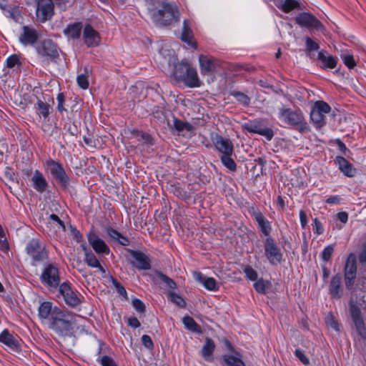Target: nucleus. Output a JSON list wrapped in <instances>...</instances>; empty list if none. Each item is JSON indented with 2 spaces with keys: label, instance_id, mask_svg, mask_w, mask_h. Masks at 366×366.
I'll return each mask as SVG.
<instances>
[{
  "label": "nucleus",
  "instance_id": "aec40b11",
  "mask_svg": "<svg viewBox=\"0 0 366 366\" xmlns=\"http://www.w3.org/2000/svg\"><path fill=\"white\" fill-rule=\"evenodd\" d=\"M201 74L210 75L216 71L217 60L211 56L200 54L199 56Z\"/></svg>",
  "mask_w": 366,
  "mask_h": 366
},
{
  "label": "nucleus",
  "instance_id": "bb28decb",
  "mask_svg": "<svg viewBox=\"0 0 366 366\" xmlns=\"http://www.w3.org/2000/svg\"><path fill=\"white\" fill-rule=\"evenodd\" d=\"M82 29V22L77 21L68 24L64 29L63 33L69 39H79L81 36Z\"/></svg>",
  "mask_w": 366,
  "mask_h": 366
},
{
  "label": "nucleus",
  "instance_id": "dca6fc26",
  "mask_svg": "<svg viewBox=\"0 0 366 366\" xmlns=\"http://www.w3.org/2000/svg\"><path fill=\"white\" fill-rule=\"evenodd\" d=\"M248 212L249 214L255 219L261 232L266 237H269L272 231L270 222L263 215L262 212L256 207H251Z\"/></svg>",
  "mask_w": 366,
  "mask_h": 366
},
{
  "label": "nucleus",
  "instance_id": "0eeeda50",
  "mask_svg": "<svg viewBox=\"0 0 366 366\" xmlns=\"http://www.w3.org/2000/svg\"><path fill=\"white\" fill-rule=\"evenodd\" d=\"M331 111L330 106L324 101H317L310 112V119L317 129H320L325 125V114Z\"/></svg>",
  "mask_w": 366,
  "mask_h": 366
},
{
  "label": "nucleus",
  "instance_id": "6e6d98bb",
  "mask_svg": "<svg viewBox=\"0 0 366 366\" xmlns=\"http://www.w3.org/2000/svg\"><path fill=\"white\" fill-rule=\"evenodd\" d=\"M137 137L139 141H142L144 143L152 144V138L150 134L142 132H137Z\"/></svg>",
  "mask_w": 366,
  "mask_h": 366
},
{
  "label": "nucleus",
  "instance_id": "bf43d9fd",
  "mask_svg": "<svg viewBox=\"0 0 366 366\" xmlns=\"http://www.w3.org/2000/svg\"><path fill=\"white\" fill-rule=\"evenodd\" d=\"M312 227L315 232L320 235L324 232V228L321 222L317 219L315 218L312 221Z\"/></svg>",
  "mask_w": 366,
  "mask_h": 366
},
{
  "label": "nucleus",
  "instance_id": "423d86ee",
  "mask_svg": "<svg viewBox=\"0 0 366 366\" xmlns=\"http://www.w3.org/2000/svg\"><path fill=\"white\" fill-rule=\"evenodd\" d=\"M36 51L39 56L47 61L56 63L59 59V49L51 39L39 41L36 46Z\"/></svg>",
  "mask_w": 366,
  "mask_h": 366
},
{
  "label": "nucleus",
  "instance_id": "774afa93",
  "mask_svg": "<svg viewBox=\"0 0 366 366\" xmlns=\"http://www.w3.org/2000/svg\"><path fill=\"white\" fill-rule=\"evenodd\" d=\"M358 258L360 263H366V243L362 244V250L359 254Z\"/></svg>",
  "mask_w": 366,
  "mask_h": 366
},
{
  "label": "nucleus",
  "instance_id": "a211bd4d",
  "mask_svg": "<svg viewBox=\"0 0 366 366\" xmlns=\"http://www.w3.org/2000/svg\"><path fill=\"white\" fill-rule=\"evenodd\" d=\"M243 129L249 133L258 134L264 136L268 141H270L274 137V132L271 128L262 127L261 121L254 120L243 125Z\"/></svg>",
  "mask_w": 366,
  "mask_h": 366
},
{
  "label": "nucleus",
  "instance_id": "de8ad7c7",
  "mask_svg": "<svg viewBox=\"0 0 366 366\" xmlns=\"http://www.w3.org/2000/svg\"><path fill=\"white\" fill-rule=\"evenodd\" d=\"M335 250V246L333 244H330L327 246L323 251L322 252L320 256L324 262H328L330 260L332 255Z\"/></svg>",
  "mask_w": 366,
  "mask_h": 366
},
{
  "label": "nucleus",
  "instance_id": "09e8293b",
  "mask_svg": "<svg viewBox=\"0 0 366 366\" xmlns=\"http://www.w3.org/2000/svg\"><path fill=\"white\" fill-rule=\"evenodd\" d=\"M49 223L50 224H54V226H56L57 229H61V230L65 231V225L64 222L61 221L56 214H51L49 216Z\"/></svg>",
  "mask_w": 366,
  "mask_h": 366
},
{
  "label": "nucleus",
  "instance_id": "6ab92c4d",
  "mask_svg": "<svg viewBox=\"0 0 366 366\" xmlns=\"http://www.w3.org/2000/svg\"><path fill=\"white\" fill-rule=\"evenodd\" d=\"M83 39L88 47H94L99 45L101 37L91 24H86L83 30Z\"/></svg>",
  "mask_w": 366,
  "mask_h": 366
},
{
  "label": "nucleus",
  "instance_id": "37998d69",
  "mask_svg": "<svg viewBox=\"0 0 366 366\" xmlns=\"http://www.w3.org/2000/svg\"><path fill=\"white\" fill-rule=\"evenodd\" d=\"M269 285L270 283L269 281L260 278L254 283V288L258 293L264 295L266 294Z\"/></svg>",
  "mask_w": 366,
  "mask_h": 366
},
{
  "label": "nucleus",
  "instance_id": "69168bd1",
  "mask_svg": "<svg viewBox=\"0 0 366 366\" xmlns=\"http://www.w3.org/2000/svg\"><path fill=\"white\" fill-rule=\"evenodd\" d=\"M342 200V198L338 195L330 196L328 197L325 202L329 204H339Z\"/></svg>",
  "mask_w": 366,
  "mask_h": 366
},
{
  "label": "nucleus",
  "instance_id": "412c9836",
  "mask_svg": "<svg viewBox=\"0 0 366 366\" xmlns=\"http://www.w3.org/2000/svg\"><path fill=\"white\" fill-rule=\"evenodd\" d=\"M39 33L33 27L24 26L19 35V41L24 46L34 44L39 39Z\"/></svg>",
  "mask_w": 366,
  "mask_h": 366
},
{
  "label": "nucleus",
  "instance_id": "8fccbe9b",
  "mask_svg": "<svg viewBox=\"0 0 366 366\" xmlns=\"http://www.w3.org/2000/svg\"><path fill=\"white\" fill-rule=\"evenodd\" d=\"M325 323L328 327L334 330L337 332L340 331V325L331 313L326 317Z\"/></svg>",
  "mask_w": 366,
  "mask_h": 366
},
{
  "label": "nucleus",
  "instance_id": "f3484780",
  "mask_svg": "<svg viewBox=\"0 0 366 366\" xmlns=\"http://www.w3.org/2000/svg\"><path fill=\"white\" fill-rule=\"evenodd\" d=\"M211 139L217 150L221 153V155L233 154L234 147L230 139L224 138L217 133L211 134Z\"/></svg>",
  "mask_w": 366,
  "mask_h": 366
},
{
  "label": "nucleus",
  "instance_id": "a19ab883",
  "mask_svg": "<svg viewBox=\"0 0 366 366\" xmlns=\"http://www.w3.org/2000/svg\"><path fill=\"white\" fill-rule=\"evenodd\" d=\"M232 154L221 155L220 159L224 166L232 172H234L237 169V164L234 159L232 158Z\"/></svg>",
  "mask_w": 366,
  "mask_h": 366
},
{
  "label": "nucleus",
  "instance_id": "4d7b16f0",
  "mask_svg": "<svg viewBox=\"0 0 366 366\" xmlns=\"http://www.w3.org/2000/svg\"><path fill=\"white\" fill-rule=\"evenodd\" d=\"M100 363L102 366H118L113 358L107 355H104L100 358Z\"/></svg>",
  "mask_w": 366,
  "mask_h": 366
},
{
  "label": "nucleus",
  "instance_id": "13d9d810",
  "mask_svg": "<svg viewBox=\"0 0 366 366\" xmlns=\"http://www.w3.org/2000/svg\"><path fill=\"white\" fill-rule=\"evenodd\" d=\"M295 355L303 365H308L310 364L309 358L304 354L303 351H302L300 349H296L295 351Z\"/></svg>",
  "mask_w": 366,
  "mask_h": 366
},
{
  "label": "nucleus",
  "instance_id": "cd10ccee",
  "mask_svg": "<svg viewBox=\"0 0 366 366\" xmlns=\"http://www.w3.org/2000/svg\"><path fill=\"white\" fill-rule=\"evenodd\" d=\"M317 59L320 61V67L322 69H334L337 64V58L329 55L325 50L318 53Z\"/></svg>",
  "mask_w": 366,
  "mask_h": 366
},
{
  "label": "nucleus",
  "instance_id": "680f3d73",
  "mask_svg": "<svg viewBox=\"0 0 366 366\" xmlns=\"http://www.w3.org/2000/svg\"><path fill=\"white\" fill-rule=\"evenodd\" d=\"M142 342L145 347L152 350L154 347L153 342L151 337L147 335H144L142 337Z\"/></svg>",
  "mask_w": 366,
  "mask_h": 366
},
{
  "label": "nucleus",
  "instance_id": "ea45409f",
  "mask_svg": "<svg viewBox=\"0 0 366 366\" xmlns=\"http://www.w3.org/2000/svg\"><path fill=\"white\" fill-rule=\"evenodd\" d=\"M174 128L179 132L184 130L190 132L193 129V127L188 122H184L179 119L174 118L173 121Z\"/></svg>",
  "mask_w": 366,
  "mask_h": 366
},
{
  "label": "nucleus",
  "instance_id": "e433bc0d",
  "mask_svg": "<svg viewBox=\"0 0 366 366\" xmlns=\"http://www.w3.org/2000/svg\"><path fill=\"white\" fill-rule=\"evenodd\" d=\"M6 65L9 69L16 68L19 69L22 66L20 56L16 54L9 56L6 59Z\"/></svg>",
  "mask_w": 366,
  "mask_h": 366
},
{
  "label": "nucleus",
  "instance_id": "393cba45",
  "mask_svg": "<svg viewBox=\"0 0 366 366\" xmlns=\"http://www.w3.org/2000/svg\"><path fill=\"white\" fill-rule=\"evenodd\" d=\"M335 163L338 166L341 172H342L345 176L352 177L355 175V168L345 158L337 156L335 159Z\"/></svg>",
  "mask_w": 366,
  "mask_h": 366
},
{
  "label": "nucleus",
  "instance_id": "1a4fd4ad",
  "mask_svg": "<svg viewBox=\"0 0 366 366\" xmlns=\"http://www.w3.org/2000/svg\"><path fill=\"white\" fill-rule=\"evenodd\" d=\"M264 254L271 264L277 265L282 261L283 254L275 240L268 237L264 242Z\"/></svg>",
  "mask_w": 366,
  "mask_h": 366
},
{
  "label": "nucleus",
  "instance_id": "e2e57ef3",
  "mask_svg": "<svg viewBox=\"0 0 366 366\" xmlns=\"http://www.w3.org/2000/svg\"><path fill=\"white\" fill-rule=\"evenodd\" d=\"M112 283L119 295L124 297L127 296V294L125 288L116 279L112 280Z\"/></svg>",
  "mask_w": 366,
  "mask_h": 366
},
{
  "label": "nucleus",
  "instance_id": "3c124183",
  "mask_svg": "<svg viewBox=\"0 0 366 366\" xmlns=\"http://www.w3.org/2000/svg\"><path fill=\"white\" fill-rule=\"evenodd\" d=\"M246 277L249 280L254 281L257 279V272L250 266L247 265L243 269Z\"/></svg>",
  "mask_w": 366,
  "mask_h": 366
},
{
  "label": "nucleus",
  "instance_id": "20e7f679",
  "mask_svg": "<svg viewBox=\"0 0 366 366\" xmlns=\"http://www.w3.org/2000/svg\"><path fill=\"white\" fill-rule=\"evenodd\" d=\"M279 119L289 126L295 127L302 133L310 131L302 112L300 109L292 110L290 108L281 107L278 114Z\"/></svg>",
  "mask_w": 366,
  "mask_h": 366
},
{
  "label": "nucleus",
  "instance_id": "2f4dec72",
  "mask_svg": "<svg viewBox=\"0 0 366 366\" xmlns=\"http://www.w3.org/2000/svg\"><path fill=\"white\" fill-rule=\"evenodd\" d=\"M275 5L284 12L288 13L299 6V3L295 0H273Z\"/></svg>",
  "mask_w": 366,
  "mask_h": 366
},
{
  "label": "nucleus",
  "instance_id": "7ed1b4c3",
  "mask_svg": "<svg viewBox=\"0 0 366 366\" xmlns=\"http://www.w3.org/2000/svg\"><path fill=\"white\" fill-rule=\"evenodd\" d=\"M173 75L178 81L183 82L189 88L201 86L196 69L192 67L186 59H183L174 66Z\"/></svg>",
  "mask_w": 366,
  "mask_h": 366
},
{
  "label": "nucleus",
  "instance_id": "72a5a7b5",
  "mask_svg": "<svg viewBox=\"0 0 366 366\" xmlns=\"http://www.w3.org/2000/svg\"><path fill=\"white\" fill-rule=\"evenodd\" d=\"M54 308L50 302H42L39 307V317L40 319H49L52 317Z\"/></svg>",
  "mask_w": 366,
  "mask_h": 366
},
{
  "label": "nucleus",
  "instance_id": "c756f323",
  "mask_svg": "<svg viewBox=\"0 0 366 366\" xmlns=\"http://www.w3.org/2000/svg\"><path fill=\"white\" fill-rule=\"evenodd\" d=\"M181 39L184 42L190 45L192 48L197 49V43L193 41V33L189 27V21L188 20H184L183 21V27L182 31L181 34Z\"/></svg>",
  "mask_w": 366,
  "mask_h": 366
},
{
  "label": "nucleus",
  "instance_id": "9b49d317",
  "mask_svg": "<svg viewBox=\"0 0 366 366\" xmlns=\"http://www.w3.org/2000/svg\"><path fill=\"white\" fill-rule=\"evenodd\" d=\"M43 285L51 287L57 288L60 285L59 271L56 265L49 264L44 269L41 277Z\"/></svg>",
  "mask_w": 366,
  "mask_h": 366
},
{
  "label": "nucleus",
  "instance_id": "4c0bfd02",
  "mask_svg": "<svg viewBox=\"0 0 366 366\" xmlns=\"http://www.w3.org/2000/svg\"><path fill=\"white\" fill-rule=\"evenodd\" d=\"M35 107L38 114L42 115L44 119L47 118L50 114V105L40 99H38Z\"/></svg>",
  "mask_w": 366,
  "mask_h": 366
},
{
  "label": "nucleus",
  "instance_id": "f8f14e48",
  "mask_svg": "<svg viewBox=\"0 0 366 366\" xmlns=\"http://www.w3.org/2000/svg\"><path fill=\"white\" fill-rule=\"evenodd\" d=\"M295 21L300 26L307 28L309 30L322 31L324 29L323 24L314 15L309 12L298 14Z\"/></svg>",
  "mask_w": 366,
  "mask_h": 366
},
{
  "label": "nucleus",
  "instance_id": "ddd939ff",
  "mask_svg": "<svg viewBox=\"0 0 366 366\" xmlns=\"http://www.w3.org/2000/svg\"><path fill=\"white\" fill-rule=\"evenodd\" d=\"M345 283L347 290H351L354 285L357 275L356 257L350 254L346 261L344 269Z\"/></svg>",
  "mask_w": 366,
  "mask_h": 366
},
{
  "label": "nucleus",
  "instance_id": "a18cd8bd",
  "mask_svg": "<svg viewBox=\"0 0 366 366\" xmlns=\"http://www.w3.org/2000/svg\"><path fill=\"white\" fill-rule=\"evenodd\" d=\"M4 179L6 184L17 182V178L14 170L9 167L6 168L4 172Z\"/></svg>",
  "mask_w": 366,
  "mask_h": 366
},
{
  "label": "nucleus",
  "instance_id": "7c9ffc66",
  "mask_svg": "<svg viewBox=\"0 0 366 366\" xmlns=\"http://www.w3.org/2000/svg\"><path fill=\"white\" fill-rule=\"evenodd\" d=\"M0 342L4 344L11 350H16L19 347L18 340L11 334L8 330H4L0 335Z\"/></svg>",
  "mask_w": 366,
  "mask_h": 366
},
{
  "label": "nucleus",
  "instance_id": "f03ea898",
  "mask_svg": "<svg viewBox=\"0 0 366 366\" xmlns=\"http://www.w3.org/2000/svg\"><path fill=\"white\" fill-rule=\"evenodd\" d=\"M74 323V315L54 307L52 317L49 319V327L60 336L69 335Z\"/></svg>",
  "mask_w": 366,
  "mask_h": 366
},
{
  "label": "nucleus",
  "instance_id": "a878e982",
  "mask_svg": "<svg viewBox=\"0 0 366 366\" xmlns=\"http://www.w3.org/2000/svg\"><path fill=\"white\" fill-rule=\"evenodd\" d=\"M342 277L340 274H337L332 277L329 290L332 298L339 300L342 295V288L341 287Z\"/></svg>",
  "mask_w": 366,
  "mask_h": 366
},
{
  "label": "nucleus",
  "instance_id": "5701e85b",
  "mask_svg": "<svg viewBox=\"0 0 366 366\" xmlns=\"http://www.w3.org/2000/svg\"><path fill=\"white\" fill-rule=\"evenodd\" d=\"M31 182L33 188L39 193H43L48 189L49 183L39 170L34 171Z\"/></svg>",
  "mask_w": 366,
  "mask_h": 366
},
{
  "label": "nucleus",
  "instance_id": "c9c22d12",
  "mask_svg": "<svg viewBox=\"0 0 366 366\" xmlns=\"http://www.w3.org/2000/svg\"><path fill=\"white\" fill-rule=\"evenodd\" d=\"M183 324L186 329L188 330L196 332V333H202L201 327L194 321V320L189 316H184L182 319Z\"/></svg>",
  "mask_w": 366,
  "mask_h": 366
},
{
  "label": "nucleus",
  "instance_id": "58836bf2",
  "mask_svg": "<svg viewBox=\"0 0 366 366\" xmlns=\"http://www.w3.org/2000/svg\"><path fill=\"white\" fill-rule=\"evenodd\" d=\"M224 361L227 366H245L244 362L239 357L232 355H225L223 357Z\"/></svg>",
  "mask_w": 366,
  "mask_h": 366
},
{
  "label": "nucleus",
  "instance_id": "49530a36",
  "mask_svg": "<svg viewBox=\"0 0 366 366\" xmlns=\"http://www.w3.org/2000/svg\"><path fill=\"white\" fill-rule=\"evenodd\" d=\"M157 277L159 280H161L162 282H164L167 287L169 289H174L177 287V285L175 282L172 280L170 277L167 276L166 274L159 272L157 274Z\"/></svg>",
  "mask_w": 366,
  "mask_h": 366
},
{
  "label": "nucleus",
  "instance_id": "4be33fe9",
  "mask_svg": "<svg viewBox=\"0 0 366 366\" xmlns=\"http://www.w3.org/2000/svg\"><path fill=\"white\" fill-rule=\"evenodd\" d=\"M88 241L97 254H108L109 253L110 249L109 247L105 242L100 239L96 234L89 233L88 235Z\"/></svg>",
  "mask_w": 366,
  "mask_h": 366
},
{
  "label": "nucleus",
  "instance_id": "052dcab7",
  "mask_svg": "<svg viewBox=\"0 0 366 366\" xmlns=\"http://www.w3.org/2000/svg\"><path fill=\"white\" fill-rule=\"evenodd\" d=\"M132 306L139 312H144L145 311V305L139 299L135 298L132 300Z\"/></svg>",
  "mask_w": 366,
  "mask_h": 366
},
{
  "label": "nucleus",
  "instance_id": "f704fd0d",
  "mask_svg": "<svg viewBox=\"0 0 366 366\" xmlns=\"http://www.w3.org/2000/svg\"><path fill=\"white\" fill-rule=\"evenodd\" d=\"M85 261L88 266L93 268H98L102 273H105V270L101 265L97 257L92 252L85 251Z\"/></svg>",
  "mask_w": 366,
  "mask_h": 366
},
{
  "label": "nucleus",
  "instance_id": "6e6552de",
  "mask_svg": "<svg viewBox=\"0 0 366 366\" xmlns=\"http://www.w3.org/2000/svg\"><path fill=\"white\" fill-rule=\"evenodd\" d=\"M44 167L63 187L69 185V178L61 163L49 159L44 162Z\"/></svg>",
  "mask_w": 366,
  "mask_h": 366
},
{
  "label": "nucleus",
  "instance_id": "b1692460",
  "mask_svg": "<svg viewBox=\"0 0 366 366\" xmlns=\"http://www.w3.org/2000/svg\"><path fill=\"white\" fill-rule=\"evenodd\" d=\"M132 257L133 258V265L139 269H149L151 267L150 261L148 257L138 251H132Z\"/></svg>",
  "mask_w": 366,
  "mask_h": 366
},
{
  "label": "nucleus",
  "instance_id": "0e129e2a",
  "mask_svg": "<svg viewBox=\"0 0 366 366\" xmlns=\"http://www.w3.org/2000/svg\"><path fill=\"white\" fill-rule=\"evenodd\" d=\"M57 102H58V104H57V109L59 112H62L63 111L65 110L64 107V95L63 93H59L57 96Z\"/></svg>",
  "mask_w": 366,
  "mask_h": 366
},
{
  "label": "nucleus",
  "instance_id": "79ce46f5",
  "mask_svg": "<svg viewBox=\"0 0 366 366\" xmlns=\"http://www.w3.org/2000/svg\"><path fill=\"white\" fill-rule=\"evenodd\" d=\"M231 95L233 96L238 102L244 107H248L250 104V98L247 94L241 92L232 91L231 92Z\"/></svg>",
  "mask_w": 366,
  "mask_h": 366
},
{
  "label": "nucleus",
  "instance_id": "9d476101",
  "mask_svg": "<svg viewBox=\"0 0 366 366\" xmlns=\"http://www.w3.org/2000/svg\"><path fill=\"white\" fill-rule=\"evenodd\" d=\"M350 313L358 335L364 340H366V327L359 305L352 299L350 301Z\"/></svg>",
  "mask_w": 366,
  "mask_h": 366
},
{
  "label": "nucleus",
  "instance_id": "864d4df0",
  "mask_svg": "<svg viewBox=\"0 0 366 366\" xmlns=\"http://www.w3.org/2000/svg\"><path fill=\"white\" fill-rule=\"evenodd\" d=\"M78 85L83 89H86L89 87L88 77L86 74H80L76 78Z\"/></svg>",
  "mask_w": 366,
  "mask_h": 366
},
{
  "label": "nucleus",
  "instance_id": "39448f33",
  "mask_svg": "<svg viewBox=\"0 0 366 366\" xmlns=\"http://www.w3.org/2000/svg\"><path fill=\"white\" fill-rule=\"evenodd\" d=\"M26 251L27 254L31 258L32 265L46 262L49 259L48 252L39 239L33 238L29 240L26 244Z\"/></svg>",
  "mask_w": 366,
  "mask_h": 366
},
{
  "label": "nucleus",
  "instance_id": "338daca9",
  "mask_svg": "<svg viewBox=\"0 0 366 366\" xmlns=\"http://www.w3.org/2000/svg\"><path fill=\"white\" fill-rule=\"evenodd\" d=\"M300 220L302 228L305 229L307 225V217L306 212L304 210L300 211Z\"/></svg>",
  "mask_w": 366,
  "mask_h": 366
},
{
  "label": "nucleus",
  "instance_id": "5fc2aeb1",
  "mask_svg": "<svg viewBox=\"0 0 366 366\" xmlns=\"http://www.w3.org/2000/svg\"><path fill=\"white\" fill-rule=\"evenodd\" d=\"M344 64L349 68L352 69L356 65L354 57L351 54H345L342 56Z\"/></svg>",
  "mask_w": 366,
  "mask_h": 366
},
{
  "label": "nucleus",
  "instance_id": "c03bdc74",
  "mask_svg": "<svg viewBox=\"0 0 366 366\" xmlns=\"http://www.w3.org/2000/svg\"><path fill=\"white\" fill-rule=\"evenodd\" d=\"M168 296L169 300L174 303L175 305H177V306L182 308L186 307V302L184 300L174 292H169Z\"/></svg>",
  "mask_w": 366,
  "mask_h": 366
},
{
  "label": "nucleus",
  "instance_id": "c85d7f7f",
  "mask_svg": "<svg viewBox=\"0 0 366 366\" xmlns=\"http://www.w3.org/2000/svg\"><path fill=\"white\" fill-rule=\"evenodd\" d=\"M194 277L196 280L201 282L204 287L208 290L217 291L219 290L217 281L213 277H207L203 275L200 272H195Z\"/></svg>",
  "mask_w": 366,
  "mask_h": 366
},
{
  "label": "nucleus",
  "instance_id": "f257e3e1",
  "mask_svg": "<svg viewBox=\"0 0 366 366\" xmlns=\"http://www.w3.org/2000/svg\"><path fill=\"white\" fill-rule=\"evenodd\" d=\"M148 11L152 21L159 26H169L179 20V9L174 3L162 2L159 9L149 6Z\"/></svg>",
  "mask_w": 366,
  "mask_h": 366
},
{
  "label": "nucleus",
  "instance_id": "2eb2a0df",
  "mask_svg": "<svg viewBox=\"0 0 366 366\" xmlns=\"http://www.w3.org/2000/svg\"><path fill=\"white\" fill-rule=\"evenodd\" d=\"M54 4L51 0H38L36 16L40 22L49 20L54 15Z\"/></svg>",
  "mask_w": 366,
  "mask_h": 366
},
{
  "label": "nucleus",
  "instance_id": "603ef678",
  "mask_svg": "<svg viewBox=\"0 0 366 366\" xmlns=\"http://www.w3.org/2000/svg\"><path fill=\"white\" fill-rule=\"evenodd\" d=\"M305 44H306L307 51L309 52L310 56V52L312 51H317L320 48L318 44L316 43L315 41H314L310 37L306 38Z\"/></svg>",
  "mask_w": 366,
  "mask_h": 366
},
{
  "label": "nucleus",
  "instance_id": "4468645a",
  "mask_svg": "<svg viewBox=\"0 0 366 366\" xmlns=\"http://www.w3.org/2000/svg\"><path fill=\"white\" fill-rule=\"evenodd\" d=\"M59 287V293L63 297L65 303L68 306L75 307L81 303L77 291H74L69 283L63 282Z\"/></svg>",
  "mask_w": 366,
  "mask_h": 366
},
{
  "label": "nucleus",
  "instance_id": "473e14b6",
  "mask_svg": "<svg viewBox=\"0 0 366 366\" xmlns=\"http://www.w3.org/2000/svg\"><path fill=\"white\" fill-rule=\"evenodd\" d=\"M215 348L214 342V341L210 338H207L205 341V344L204 345L201 353L202 356L207 360V361H212V355L214 352Z\"/></svg>",
  "mask_w": 366,
  "mask_h": 366
}]
</instances>
